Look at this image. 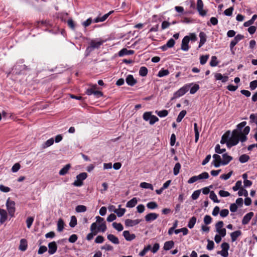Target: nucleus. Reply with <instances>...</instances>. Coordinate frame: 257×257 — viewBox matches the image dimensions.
I'll return each mask as SVG.
<instances>
[{"instance_id":"09e8293b","label":"nucleus","mask_w":257,"mask_h":257,"mask_svg":"<svg viewBox=\"0 0 257 257\" xmlns=\"http://www.w3.org/2000/svg\"><path fill=\"white\" fill-rule=\"evenodd\" d=\"M218 64L217 57L216 56H212L210 62V65L212 67H215Z\"/></svg>"},{"instance_id":"6ab92c4d","label":"nucleus","mask_w":257,"mask_h":257,"mask_svg":"<svg viewBox=\"0 0 257 257\" xmlns=\"http://www.w3.org/2000/svg\"><path fill=\"white\" fill-rule=\"evenodd\" d=\"M134 51L132 50H128L126 48H123L121 50H120L118 52V56L119 57H122L124 55H133L134 54Z\"/></svg>"},{"instance_id":"7c9ffc66","label":"nucleus","mask_w":257,"mask_h":257,"mask_svg":"<svg viewBox=\"0 0 257 257\" xmlns=\"http://www.w3.org/2000/svg\"><path fill=\"white\" fill-rule=\"evenodd\" d=\"M194 130L195 132V143H197L199 137V132L198 130L197 123H194Z\"/></svg>"},{"instance_id":"ddd939ff","label":"nucleus","mask_w":257,"mask_h":257,"mask_svg":"<svg viewBox=\"0 0 257 257\" xmlns=\"http://www.w3.org/2000/svg\"><path fill=\"white\" fill-rule=\"evenodd\" d=\"M8 219V213L4 209L0 208V223L3 224Z\"/></svg>"},{"instance_id":"1a4fd4ad","label":"nucleus","mask_w":257,"mask_h":257,"mask_svg":"<svg viewBox=\"0 0 257 257\" xmlns=\"http://www.w3.org/2000/svg\"><path fill=\"white\" fill-rule=\"evenodd\" d=\"M223 222L219 221L215 224V228L216 232L221 234L223 236H225V228H222L223 226Z\"/></svg>"},{"instance_id":"f704fd0d","label":"nucleus","mask_w":257,"mask_h":257,"mask_svg":"<svg viewBox=\"0 0 257 257\" xmlns=\"http://www.w3.org/2000/svg\"><path fill=\"white\" fill-rule=\"evenodd\" d=\"M140 187L143 188L145 189H150L151 190H154L153 186L147 182H142L140 184Z\"/></svg>"},{"instance_id":"a211bd4d","label":"nucleus","mask_w":257,"mask_h":257,"mask_svg":"<svg viewBox=\"0 0 257 257\" xmlns=\"http://www.w3.org/2000/svg\"><path fill=\"white\" fill-rule=\"evenodd\" d=\"M200 42L198 48L201 47L206 41V35L203 32H200L199 34Z\"/></svg>"},{"instance_id":"2f4dec72","label":"nucleus","mask_w":257,"mask_h":257,"mask_svg":"<svg viewBox=\"0 0 257 257\" xmlns=\"http://www.w3.org/2000/svg\"><path fill=\"white\" fill-rule=\"evenodd\" d=\"M113 227L118 231H121L123 230V225L120 223L113 222L112 224Z\"/></svg>"},{"instance_id":"4468645a","label":"nucleus","mask_w":257,"mask_h":257,"mask_svg":"<svg viewBox=\"0 0 257 257\" xmlns=\"http://www.w3.org/2000/svg\"><path fill=\"white\" fill-rule=\"evenodd\" d=\"M125 81L127 85L131 86H134L137 83V80L131 74L127 76Z\"/></svg>"},{"instance_id":"dca6fc26","label":"nucleus","mask_w":257,"mask_h":257,"mask_svg":"<svg viewBox=\"0 0 257 257\" xmlns=\"http://www.w3.org/2000/svg\"><path fill=\"white\" fill-rule=\"evenodd\" d=\"M28 247V242L26 239L22 238L20 240V245L19 246V250L25 251Z\"/></svg>"},{"instance_id":"052dcab7","label":"nucleus","mask_w":257,"mask_h":257,"mask_svg":"<svg viewBox=\"0 0 257 257\" xmlns=\"http://www.w3.org/2000/svg\"><path fill=\"white\" fill-rule=\"evenodd\" d=\"M21 165L19 163L15 164L12 168V171L13 172H17L20 169Z\"/></svg>"},{"instance_id":"aec40b11","label":"nucleus","mask_w":257,"mask_h":257,"mask_svg":"<svg viewBox=\"0 0 257 257\" xmlns=\"http://www.w3.org/2000/svg\"><path fill=\"white\" fill-rule=\"evenodd\" d=\"M253 216V213L252 212H250L247 213L243 218L242 220V224H247L250 220L251 219L252 217Z\"/></svg>"},{"instance_id":"f3484780","label":"nucleus","mask_w":257,"mask_h":257,"mask_svg":"<svg viewBox=\"0 0 257 257\" xmlns=\"http://www.w3.org/2000/svg\"><path fill=\"white\" fill-rule=\"evenodd\" d=\"M158 216L159 215L156 213H150L147 214L145 218L146 221L150 222L156 220Z\"/></svg>"},{"instance_id":"680f3d73","label":"nucleus","mask_w":257,"mask_h":257,"mask_svg":"<svg viewBox=\"0 0 257 257\" xmlns=\"http://www.w3.org/2000/svg\"><path fill=\"white\" fill-rule=\"evenodd\" d=\"M78 239V236L76 234H73L69 237L68 241L71 243H74Z\"/></svg>"},{"instance_id":"4d7b16f0","label":"nucleus","mask_w":257,"mask_h":257,"mask_svg":"<svg viewBox=\"0 0 257 257\" xmlns=\"http://www.w3.org/2000/svg\"><path fill=\"white\" fill-rule=\"evenodd\" d=\"M159 121V118L155 115H152L149 120V123L151 125L154 124L155 123Z\"/></svg>"},{"instance_id":"e433bc0d","label":"nucleus","mask_w":257,"mask_h":257,"mask_svg":"<svg viewBox=\"0 0 257 257\" xmlns=\"http://www.w3.org/2000/svg\"><path fill=\"white\" fill-rule=\"evenodd\" d=\"M181 167V164L179 163H177L175 165L173 169V173L175 176H176L179 174Z\"/></svg>"},{"instance_id":"2eb2a0df","label":"nucleus","mask_w":257,"mask_h":257,"mask_svg":"<svg viewBox=\"0 0 257 257\" xmlns=\"http://www.w3.org/2000/svg\"><path fill=\"white\" fill-rule=\"evenodd\" d=\"M123 236L127 241H132L135 239L136 237L135 234H131L128 230H125L123 232Z\"/></svg>"},{"instance_id":"b1692460","label":"nucleus","mask_w":257,"mask_h":257,"mask_svg":"<svg viewBox=\"0 0 257 257\" xmlns=\"http://www.w3.org/2000/svg\"><path fill=\"white\" fill-rule=\"evenodd\" d=\"M138 203L137 198L134 197L129 200L126 204V207L128 208H133L135 207Z\"/></svg>"},{"instance_id":"8fccbe9b","label":"nucleus","mask_w":257,"mask_h":257,"mask_svg":"<svg viewBox=\"0 0 257 257\" xmlns=\"http://www.w3.org/2000/svg\"><path fill=\"white\" fill-rule=\"evenodd\" d=\"M241 186H242V182L241 181H237L235 184V185L232 188V189L234 191H236L238 190H240V188H241Z\"/></svg>"},{"instance_id":"7ed1b4c3","label":"nucleus","mask_w":257,"mask_h":257,"mask_svg":"<svg viewBox=\"0 0 257 257\" xmlns=\"http://www.w3.org/2000/svg\"><path fill=\"white\" fill-rule=\"evenodd\" d=\"M193 84V83H188L180 88L174 93L173 96L171 98V100L175 99L184 95Z\"/></svg>"},{"instance_id":"c03bdc74","label":"nucleus","mask_w":257,"mask_h":257,"mask_svg":"<svg viewBox=\"0 0 257 257\" xmlns=\"http://www.w3.org/2000/svg\"><path fill=\"white\" fill-rule=\"evenodd\" d=\"M147 207L151 209H154L158 207V204L156 202L152 201L147 204Z\"/></svg>"},{"instance_id":"20e7f679","label":"nucleus","mask_w":257,"mask_h":257,"mask_svg":"<svg viewBox=\"0 0 257 257\" xmlns=\"http://www.w3.org/2000/svg\"><path fill=\"white\" fill-rule=\"evenodd\" d=\"M6 205L9 215L11 216V217H14L15 213L16 212L15 202L10 200V198H9L7 200Z\"/></svg>"},{"instance_id":"4be33fe9","label":"nucleus","mask_w":257,"mask_h":257,"mask_svg":"<svg viewBox=\"0 0 257 257\" xmlns=\"http://www.w3.org/2000/svg\"><path fill=\"white\" fill-rule=\"evenodd\" d=\"M71 168V165L70 164H68L66 165L63 168H62L59 172V174L61 176H64L66 175L68 172L69 169Z\"/></svg>"},{"instance_id":"f8f14e48","label":"nucleus","mask_w":257,"mask_h":257,"mask_svg":"<svg viewBox=\"0 0 257 257\" xmlns=\"http://www.w3.org/2000/svg\"><path fill=\"white\" fill-rule=\"evenodd\" d=\"M142 219H135L132 220L130 219H127L125 220V225L127 227H133L138 224Z\"/></svg>"},{"instance_id":"69168bd1","label":"nucleus","mask_w":257,"mask_h":257,"mask_svg":"<svg viewBox=\"0 0 257 257\" xmlns=\"http://www.w3.org/2000/svg\"><path fill=\"white\" fill-rule=\"evenodd\" d=\"M175 44V41L173 38L170 39L166 44L169 48H172Z\"/></svg>"},{"instance_id":"c756f323","label":"nucleus","mask_w":257,"mask_h":257,"mask_svg":"<svg viewBox=\"0 0 257 257\" xmlns=\"http://www.w3.org/2000/svg\"><path fill=\"white\" fill-rule=\"evenodd\" d=\"M187 113V111L185 110H183L180 111L179 115H178L176 121L177 122H180L182 121L183 117L185 116Z\"/></svg>"},{"instance_id":"0eeeda50","label":"nucleus","mask_w":257,"mask_h":257,"mask_svg":"<svg viewBox=\"0 0 257 257\" xmlns=\"http://www.w3.org/2000/svg\"><path fill=\"white\" fill-rule=\"evenodd\" d=\"M244 38V36L241 34H237L235 36L234 39L231 40L230 44V49L232 53L234 54V51L233 50L234 47L238 43L239 41Z\"/></svg>"},{"instance_id":"de8ad7c7","label":"nucleus","mask_w":257,"mask_h":257,"mask_svg":"<svg viewBox=\"0 0 257 257\" xmlns=\"http://www.w3.org/2000/svg\"><path fill=\"white\" fill-rule=\"evenodd\" d=\"M209 58V55H202L200 58V63L201 65L205 64L207 61L208 59Z\"/></svg>"},{"instance_id":"5701e85b","label":"nucleus","mask_w":257,"mask_h":257,"mask_svg":"<svg viewBox=\"0 0 257 257\" xmlns=\"http://www.w3.org/2000/svg\"><path fill=\"white\" fill-rule=\"evenodd\" d=\"M174 245V242L173 240L166 241L164 243L163 249L165 250H169Z\"/></svg>"},{"instance_id":"393cba45","label":"nucleus","mask_w":257,"mask_h":257,"mask_svg":"<svg viewBox=\"0 0 257 257\" xmlns=\"http://www.w3.org/2000/svg\"><path fill=\"white\" fill-rule=\"evenodd\" d=\"M120 206H121V205H119L118 206L119 209L113 210V212L116 214L117 216L118 217H120L122 216L126 211V210L125 208H120Z\"/></svg>"},{"instance_id":"864d4df0","label":"nucleus","mask_w":257,"mask_h":257,"mask_svg":"<svg viewBox=\"0 0 257 257\" xmlns=\"http://www.w3.org/2000/svg\"><path fill=\"white\" fill-rule=\"evenodd\" d=\"M200 194V190H197L193 192L191 195V198L193 200H196L199 196Z\"/></svg>"},{"instance_id":"4c0bfd02","label":"nucleus","mask_w":257,"mask_h":257,"mask_svg":"<svg viewBox=\"0 0 257 257\" xmlns=\"http://www.w3.org/2000/svg\"><path fill=\"white\" fill-rule=\"evenodd\" d=\"M75 210L77 212H84L86 211L87 208L84 205H79L76 207Z\"/></svg>"},{"instance_id":"13d9d810","label":"nucleus","mask_w":257,"mask_h":257,"mask_svg":"<svg viewBox=\"0 0 257 257\" xmlns=\"http://www.w3.org/2000/svg\"><path fill=\"white\" fill-rule=\"evenodd\" d=\"M215 78L216 80H221L222 82H225V76H222L220 73H216Z\"/></svg>"},{"instance_id":"6e6d98bb","label":"nucleus","mask_w":257,"mask_h":257,"mask_svg":"<svg viewBox=\"0 0 257 257\" xmlns=\"http://www.w3.org/2000/svg\"><path fill=\"white\" fill-rule=\"evenodd\" d=\"M34 221V218L33 217H29L26 220L27 226L28 228H30Z\"/></svg>"},{"instance_id":"bb28decb","label":"nucleus","mask_w":257,"mask_h":257,"mask_svg":"<svg viewBox=\"0 0 257 257\" xmlns=\"http://www.w3.org/2000/svg\"><path fill=\"white\" fill-rule=\"evenodd\" d=\"M64 227V222L62 218H60L57 222V230L59 232L62 231Z\"/></svg>"},{"instance_id":"9b49d317","label":"nucleus","mask_w":257,"mask_h":257,"mask_svg":"<svg viewBox=\"0 0 257 257\" xmlns=\"http://www.w3.org/2000/svg\"><path fill=\"white\" fill-rule=\"evenodd\" d=\"M48 253L52 255L54 254L57 250V245L55 241H53L48 244Z\"/></svg>"},{"instance_id":"72a5a7b5","label":"nucleus","mask_w":257,"mask_h":257,"mask_svg":"<svg viewBox=\"0 0 257 257\" xmlns=\"http://www.w3.org/2000/svg\"><path fill=\"white\" fill-rule=\"evenodd\" d=\"M193 86L190 87V93L193 94H195L199 89V85L198 84H193Z\"/></svg>"},{"instance_id":"3c124183","label":"nucleus","mask_w":257,"mask_h":257,"mask_svg":"<svg viewBox=\"0 0 257 257\" xmlns=\"http://www.w3.org/2000/svg\"><path fill=\"white\" fill-rule=\"evenodd\" d=\"M106 228L107 227L105 222H103L98 226V231H101V232H103L106 230Z\"/></svg>"},{"instance_id":"a19ab883","label":"nucleus","mask_w":257,"mask_h":257,"mask_svg":"<svg viewBox=\"0 0 257 257\" xmlns=\"http://www.w3.org/2000/svg\"><path fill=\"white\" fill-rule=\"evenodd\" d=\"M54 141L53 138L49 139L43 144V148H46L52 146L54 144Z\"/></svg>"},{"instance_id":"49530a36","label":"nucleus","mask_w":257,"mask_h":257,"mask_svg":"<svg viewBox=\"0 0 257 257\" xmlns=\"http://www.w3.org/2000/svg\"><path fill=\"white\" fill-rule=\"evenodd\" d=\"M215 152L218 154H222L225 152V149H220V145L217 144L215 147Z\"/></svg>"},{"instance_id":"603ef678","label":"nucleus","mask_w":257,"mask_h":257,"mask_svg":"<svg viewBox=\"0 0 257 257\" xmlns=\"http://www.w3.org/2000/svg\"><path fill=\"white\" fill-rule=\"evenodd\" d=\"M238 194L240 196L243 195L245 197H247L248 196V192L246 189H245L242 187L239 190V191L238 192Z\"/></svg>"},{"instance_id":"5fc2aeb1","label":"nucleus","mask_w":257,"mask_h":257,"mask_svg":"<svg viewBox=\"0 0 257 257\" xmlns=\"http://www.w3.org/2000/svg\"><path fill=\"white\" fill-rule=\"evenodd\" d=\"M97 227V226L95 222L92 223L90 226V230L92 232H94V235H96L98 232V230H96Z\"/></svg>"},{"instance_id":"774afa93","label":"nucleus","mask_w":257,"mask_h":257,"mask_svg":"<svg viewBox=\"0 0 257 257\" xmlns=\"http://www.w3.org/2000/svg\"><path fill=\"white\" fill-rule=\"evenodd\" d=\"M249 87L251 90H254L257 87V80H253L250 82Z\"/></svg>"},{"instance_id":"412c9836","label":"nucleus","mask_w":257,"mask_h":257,"mask_svg":"<svg viewBox=\"0 0 257 257\" xmlns=\"http://www.w3.org/2000/svg\"><path fill=\"white\" fill-rule=\"evenodd\" d=\"M107 238L110 241H111L112 243L114 244H118L119 243L118 238L113 234H108L107 236Z\"/></svg>"},{"instance_id":"bf43d9fd","label":"nucleus","mask_w":257,"mask_h":257,"mask_svg":"<svg viewBox=\"0 0 257 257\" xmlns=\"http://www.w3.org/2000/svg\"><path fill=\"white\" fill-rule=\"evenodd\" d=\"M101 249H104L106 251H111L113 249V247L110 244H105L104 245L101 247Z\"/></svg>"},{"instance_id":"c9c22d12","label":"nucleus","mask_w":257,"mask_h":257,"mask_svg":"<svg viewBox=\"0 0 257 257\" xmlns=\"http://www.w3.org/2000/svg\"><path fill=\"white\" fill-rule=\"evenodd\" d=\"M249 159V156L246 154H243L239 157V161L241 163H244L247 162Z\"/></svg>"},{"instance_id":"9d476101","label":"nucleus","mask_w":257,"mask_h":257,"mask_svg":"<svg viewBox=\"0 0 257 257\" xmlns=\"http://www.w3.org/2000/svg\"><path fill=\"white\" fill-rule=\"evenodd\" d=\"M189 42V38L188 36H185L182 41L181 44V49L184 51H187L189 49L188 43Z\"/></svg>"},{"instance_id":"473e14b6","label":"nucleus","mask_w":257,"mask_h":257,"mask_svg":"<svg viewBox=\"0 0 257 257\" xmlns=\"http://www.w3.org/2000/svg\"><path fill=\"white\" fill-rule=\"evenodd\" d=\"M148 72V69L145 66H142L139 70V75L141 76H146Z\"/></svg>"},{"instance_id":"338daca9","label":"nucleus","mask_w":257,"mask_h":257,"mask_svg":"<svg viewBox=\"0 0 257 257\" xmlns=\"http://www.w3.org/2000/svg\"><path fill=\"white\" fill-rule=\"evenodd\" d=\"M251 122H255L257 125V114H251L249 116Z\"/></svg>"},{"instance_id":"cd10ccee","label":"nucleus","mask_w":257,"mask_h":257,"mask_svg":"<svg viewBox=\"0 0 257 257\" xmlns=\"http://www.w3.org/2000/svg\"><path fill=\"white\" fill-rule=\"evenodd\" d=\"M196 222V218L195 216L192 217L189 220L187 226L191 229L193 228Z\"/></svg>"},{"instance_id":"ea45409f","label":"nucleus","mask_w":257,"mask_h":257,"mask_svg":"<svg viewBox=\"0 0 257 257\" xmlns=\"http://www.w3.org/2000/svg\"><path fill=\"white\" fill-rule=\"evenodd\" d=\"M157 115L160 117H164L168 115V111L164 109L159 111H156Z\"/></svg>"},{"instance_id":"f257e3e1","label":"nucleus","mask_w":257,"mask_h":257,"mask_svg":"<svg viewBox=\"0 0 257 257\" xmlns=\"http://www.w3.org/2000/svg\"><path fill=\"white\" fill-rule=\"evenodd\" d=\"M230 131L226 132V145L228 148L236 145L239 141L243 143L247 140L246 135L242 134V132H238L237 130H233L230 137Z\"/></svg>"},{"instance_id":"a18cd8bd","label":"nucleus","mask_w":257,"mask_h":257,"mask_svg":"<svg viewBox=\"0 0 257 257\" xmlns=\"http://www.w3.org/2000/svg\"><path fill=\"white\" fill-rule=\"evenodd\" d=\"M152 115V112L147 111L143 114V118L145 121H149Z\"/></svg>"},{"instance_id":"37998d69","label":"nucleus","mask_w":257,"mask_h":257,"mask_svg":"<svg viewBox=\"0 0 257 257\" xmlns=\"http://www.w3.org/2000/svg\"><path fill=\"white\" fill-rule=\"evenodd\" d=\"M77 225V218L75 216H72L71 217L70 222L69 225L71 227H74Z\"/></svg>"},{"instance_id":"39448f33","label":"nucleus","mask_w":257,"mask_h":257,"mask_svg":"<svg viewBox=\"0 0 257 257\" xmlns=\"http://www.w3.org/2000/svg\"><path fill=\"white\" fill-rule=\"evenodd\" d=\"M222 159L220 156L218 154L213 155V160L212 164L216 168L219 167L220 165H225V153L222 154Z\"/></svg>"},{"instance_id":"e2e57ef3","label":"nucleus","mask_w":257,"mask_h":257,"mask_svg":"<svg viewBox=\"0 0 257 257\" xmlns=\"http://www.w3.org/2000/svg\"><path fill=\"white\" fill-rule=\"evenodd\" d=\"M212 221V218L210 215H206L204 217V222L205 224H209Z\"/></svg>"},{"instance_id":"c85d7f7f","label":"nucleus","mask_w":257,"mask_h":257,"mask_svg":"<svg viewBox=\"0 0 257 257\" xmlns=\"http://www.w3.org/2000/svg\"><path fill=\"white\" fill-rule=\"evenodd\" d=\"M169 74V71L168 69H161L158 72L157 76L159 77L166 76Z\"/></svg>"},{"instance_id":"79ce46f5","label":"nucleus","mask_w":257,"mask_h":257,"mask_svg":"<svg viewBox=\"0 0 257 257\" xmlns=\"http://www.w3.org/2000/svg\"><path fill=\"white\" fill-rule=\"evenodd\" d=\"M196 176H197V178H198V180H201V179H208L209 177L208 173L206 172H204Z\"/></svg>"},{"instance_id":"58836bf2","label":"nucleus","mask_w":257,"mask_h":257,"mask_svg":"<svg viewBox=\"0 0 257 257\" xmlns=\"http://www.w3.org/2000/svg\"><path fill=\"white\" fill-rule=\"evenodd\" d=\"M209 197L214 202L219 203L220 201L219 200H218L217 196L213 191H212L210 192Z\"/></svg>"},{"instance_id":"6e6552de","label":"nucleus","mask_w":257,"mask_h":257,"mask_svg":"<svg viewBox=\"0 0 257 257\" xmlns=\"http://www.w3.org/2000/svg\"><path fill=\"white\" fill-rule=\"evenodd\" d=\"M197 10L201 16L204 17L206 15L207 11L203 10V3L202 0H197Z\"/></svg>"},{"instance_id":"a878e982","label":"nucleus","mask_w":257,"mask_h":257,"mask_svg":"<svg viewBox=\"0 0 257 257\" xmlns=\"http://www.w3.org/2000/svg\"><path fill=\"white\" fill-rule=\"evenodd\" d=\"M241 234V232L240 230H236L230 233V236L231 238V241L232 242L235 241L238 237H239Z\"/></svg>"},{"instance_id":"423d86ee","label":"nucleus","mask_w":257,"mask_h":257,"mask_svg":"<svg viewBox=\"0 0 257 257\" xmlns=\"http://www.w3.org/2000/svg\"><path fill=\"white\" fill-rule=\"evenodd\" d=\"M87 177V174L85 172L81 173L76 176V180L73 183V185L80 187L83 185V181Z\"/></svg>"},{"instance_id":"f03ea898","label":"nucleus","mask_w":257,"mask_h":257,"mask_svg":"<svg viewBox=\"0 0 257 257\" xmlns=\"http://www.w3.org/2000/svg\"><path fill=\"white\" fill-rule=\"evenodd\" d=\"M104 43L103 41H97L96 40H92L89 43V46L86 48L85 56H88L89 54L94 49H98Z\"/></svg>"},{"instance_id":"0e129e2a","label":"nucleus","mask_w":257,"mask_h":257,"mask_svg":"<svg viewBox=\"0 0 257 257\" xmlns=\"http://www.w3.org/2000/svg\"><path fill=\"white\" fill-rule=\"evenodd\" d=\"M47 250V247L46 246L42 245L40 246L38 250V253L39 254H42L45 252Z\"/></svg>"}]
</instances>
